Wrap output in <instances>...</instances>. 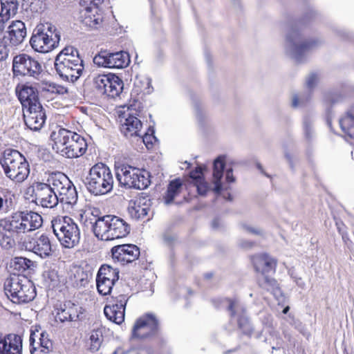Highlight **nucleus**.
<instances>
[{
  "instance_id": "1",
  "label": "nucleus",
  "mask_w": 354,
  "mask_h": 354,
  "mask_svg": "<svg viewBox=\"0 0 354 354\" xmlns=\"http://www.w3.org/2000/svg\"><path fill=\"white\" fill-rule=\"evenodd\" d=\"M53 149L67 158L82 156L87 150V142L84 137L75 132L58 128L50 134Z\"/></svg>"
},
{
  "instance_id": "2",
  "label": "nucleus",
  "mask_w": 354,
  "mask_h": 354,
  "mask_svg": "<svg viewBox=\"0 0 354 354\" xmlns=\"http://www.w3.org/2000/svg\"><path fill=\"white\" fill-rule=\"evenodd\" d=\"M83 62L76 48L66 46L57 55L54 65L57 73L63 80L75 82L84 71Z\"/></svg>"
},
{
  "instance_id": "3",
  "label": "nucleus",
  "mask_w": 354,
  "mask_h": 354,
  "mask_svg": "<svg viewBox=\"0 0 354 354\" xmlns=\"http://www.w3.org/2000/svg\"><path fill=\"white\" fill-rule=\"evenodd\" d=\"M95 236L102 241H111L125 237L130 232L129 225L122 218L107 214L99 216L92 223Z\"/></svg>"
},
{
  "instance_id": "4",
  "label": "nucleus",
  "mask_w": 354,
  "mask_h": 354,
  "mask_svg": "<svg viewBox=\"0 0 354 354\" xmlns=\"http://www.w3.org/2000/svg\"><path fill=\"white\" fill-rule=\"evenodd\" d=\"M4 291L8 298L15 304H26L36 297L32 281L24 274H13L4 283Z\"/></svg>"
},
{
  "instance_id": "5",
  "label": "nucleus",
  "mask_w": 354,
  "mask_h": 354,
  "mask_svg": "<svg viewBox=\"0 0 354 354\" xmlns=\"http://www.w3.org/2000/svg\"><path fill=\"white\" fill-rule=\"evenodd\" d=\"M322 44L319 39H304L297 27L291 26L286 36V53L297 62L304 61L306 55Z\"/></svg>"
},
{
  "instance_id": "6",
  "label": "nucleus",
  "mask_w": 354,
  "mask_h": 354,
  "mask_svg": "<svg viewBox=\"0 0 354 354\" xmlns=\"http://www.w3.org/2000/svg\"><path fill=\"white\" fill-rule=\"evenodd\" d=\"M113 183L114 178L111 170L102 162L94 165L90 169L84 181L88 191L95 196L110 193L113 190Z\"/></svg>"
},
{
  "instance_id": "7",
  "label": "nucleus",
  "mask_w": 354,
  "mask_h": 354,
  "mask_svg": "<svg viewBox=\"0 0 354 354\" xmlns=\"http://www.w3.org/2000/svg\"><path fill=\"white\" fill-rule=\"evenodd\" d=\"M0 165L6 177L17 183L26 180L30 173L26 158L15 149H7L3 151L0 158Z\"/></svg>"
},
{
  "instance_id": "8",
  "label": "nucleus",
  "mask_w": 354,
  "mask_h": 354,
  "mask_svg": "<svg viewBox=\"0 0 354 354\" xmlns=\"http://www.w3.org/2000/svg\"><path fill=\"white\" fill-rule=\"evenodd\" d=\"M28 232L20 212L0 219V245L9 250L15 247V238Z\"/></svg>"
},
{
  "instance_id": "9",
  "label": "nucleus",
  "mask_w": 354,
  "mask_h": 354,
  "mask_svg": "<svg viewBox=\"0 0 354 354\" xmlns=\"http://www.w3.org/2000/svg\"><path fill=\"white\" fill-rule=\"evenodd\" d=\"M60 40L59 32L50 24L38 25L30 39L35 51L46 53L57 47Z\"/></svg>"
},
{
  "instance_id": "10",
  "label": "nucleus",
  "mask_w": 354,
  "mask_h": 354,
  "mask_svg": "<svg viewBox=\"0 0 354 354\" xmlns=\"http://www.w3.org/2000/svg\"><path fill=\"white\" fill-rule=\"evenodd\" d=\"M51 223L53 233L65 248H71L79 243L80 231L71 218L57 216Z\"/></svg>"
},
{
  "instance_id": "11",
  "label": "nucleus",
  "mask_w": 354,
  "mask_h": 354,
  "mask_svg": "<svg viewBox=\"0 0 354 354\" xmlns=\"http://www.w3.org/2000/svg\"><path fill=\"white\" fill-rule=\"evenodd\" d=\"M116 177L120 185L128 189H145L151 184L149 171L129 165L118 168Z\"/></svg>"
},
{
  "instance_id": "12",
  "label": "nucleus",
  "mask_w": 354,
  "mask_h": 354,
  "mask_svg": "<svg viewBox=\"0 0 354 354\" xmlns=\"http://www.w3.org/2000/svg\"><path fill=\"white\" fill-rule=\"evenodd\" d=\"M47 182L53 185L57 196L58 202L73 205L77 201V192L75 187L64 174L57 172L51 174Z\"/></svg>"
},
{
  "instance_id": "13",
  "label": "nucleus",
  "mask_w": 354,
  "mask_h": 354,
  "mask_svg": "<svg viewBox=\"0 0 354 354\" xmlns=\"http://www.w3.org/2000/svg\"><path fill=\"white\" fill-rule=\"evenodd\" d=\"M12 71L15 76H28L37 79L42 72V68L37 60L24 53L14 57Z\"/></svg>"
},
{
  "instance_id": "14",
  "label": "nucleus",
  "mask_w": 354,
  "mask_h": 354,
  "mask_svg": "<svg viewBox=\"0 0 354 354\" xmlns=\"http://www.w3.org/2000/svg\"><path fill=\"white\" fill-rule=\"evenodd\" d=\"M93 62L98 66L110 68H123L130 63L129 55L126 51L115 53L101 52L93 58Z\"/></svg>"
},
{
  "instance_id": "15",
  "label": "nucleus",
  "mask_w": 354,
  "mask_h": 354,
  "mask_svg": "<svg viewBox=\"0 0 354 354\" xmlns=\"http://www.w3.org/2000/svg\"><path fill=\"white\" fill-rule=\"evenodd\" d=\"M35 203L44 208H54L58 204V198L50 183H37L33 187Z\"/></svg>"
},
{
  "instance_id": "16",
  "label": "nucleus",
  "mask_w": 354,
  "mask_h": 354,
  "mask_svg": "<svg viewBox=\"0 0 354 354\" xmlns=\"http://www.w3.org/2000/svg\"><path fill=\"white\" fill-rule=\"evenodd\" d=\"M158 330V320L152 313H147L139 317L132 329V337L144 339L153 336Z\"/></svg>"
},
{
  "instance_id": "17",
  "label": "nucleus",
  "mask_w": 354,
  "mask_h": 354,
  "mask_svg": "<svg viewBox=\"0 0 354 354\" xmlns=\"http://www.w3.org/2000/svg\"><path fill=\"white\" fill-rule=\"evenodd\" d=\"M119 279V271L108 265L102 266L97 274L96 284L98 292L102 295H109Z\"/></svg>"
},
{
  "instance_id": "18",
  "label": "nucleus",
  "mask_w": 354,
  "mask_h": 354,
  "mask_svg": "<svg viewBox=\"0 0 354 354\" xmlns=\"http://www.w3.org/2000/svg\"><path fill=\"white\" fill-rule=\"evenodd\" d=\"M127 301L128 298L125 295L113 297L110 304L106 305L104 308V313L106 318L117 324H122L124 320Z\"/></svg>"
},
{
  "instance_id": "19",
  "label": "nucleus",
  "mask_w": 354,
  "mask_h": 354,
  "mask_svg": "<svg viewBox=\"0 0 354 354\" xmlns=\"http://www.w3.org/2000/svg\"><path fill=\"white\" fill-rule=\"evenodd\" d=\"M26 35L25 24L20 20L13 21L8 27L2 41L5 46H17L24 41Z\"/></svg>"
},
{
  "instance_id": "20",
  "label": "nucleus",
  "mask_w": 354,
  "mask_h": 354,
  "mask_svg": "<svg viewBox=\"0 0 354 354\" xmlns=\"http://www.w3.org/2000/svg\"><path fill=\"white\" fill-rule=\"evenodd\" d=\"M112 257L115 261L122 265L131 263L140 256V249L133 244H123L111 249Z\"/></svg>"
},
{
  "instance_id": "21",
  "label": "nucleus",
  "mask_w": 354,
  "mask_h": 354,
  "mask_svg": "<svg viewBox=\"0 0 354 354\" xmlns=\"http://www.w3.org/2000/svg\"><path fill=\"white\" fill-rule=\"evenodd\" d=\"M17 95L22 104L23 110L41 106L36 88L28 84H19L15 89Z\"/></svg>"
},
{
  "instance_id": "22",
  "label": "nucleus",
  "mask_w": 354,
  "mask_h": 354,
  "mask_svg": "<svg viewBox=\"0 0 354 354\" xmlns=\"http://www.w3.org/2000/svg\"><path fill=\"white\" fill-rule=\"evenodd\" d=\"M24 119L28 128L32 131L40 130L46 121V113L42 106L23 110Z\"/></svg>"
},
{
  "instance_id": "23",
  "label": "nucleus",
  "mask_w": 354,
  "mask_h": 354,
  "mask_svg": "<svg viewBox=\"0 0 354 354\" xmlns=\"http://www.w3.org/2000/svg\"><path fill=\"white\" fill-rule=\"evenodd\" d=\"M26 250L31 251L41 258H46L50 255L52 247L49 237L42 234L37 239H31L25 242Z\"/></svg>"
},
{
  "instance_id": "24",
  "label": "nucleus",
  "mask_w": 354,
  "mask_h": 354,
  "mask_svg": "<svg viewBox=\"0 0 354 354\" xmlns=\"http://www.w3.org/2000/svg\"><path fill=\"white\" fill-rule=\"evenodd\" d=\"M319 77L317 73H312L306 77V91L295 94L292 98V106L294 108L304 106L311 99V91L317 85Z\"/></svg>"
},
{
  "instance_id": "25",
  "label": "nucleus",
  "mask_w": 354,
  "mask_h": 354,
  "mask_svg": "<svg viewBox=\"0 0 354 354\" xmlns=\"http://www.w3.org/2000/svg\"><path fill=\"white\" fill-rule=\"evenodd\" d=\"M22 338L16 334L0 336V354H21Z\"/></svg>"
},
{
  "instance_id": "26",
  "label": "nucleus",
  "mask_w": 354,
  "mask_h": 354,
  "mask_svg": "<svg viewBox=\"0 0 354 354\" xmlns=\"http://www.w3.org/2000/svg\"><path fill=\"white\" fill-rule=\"evenodd\" d=\"M82 308L71 301L65 302L57 309L55 315L57 322L64 323L65 322H76L79 319Z\"/></svg>"
},
{
  "instance_id": "27",
  "label": "nucleus",
  "mask_w": 354,
  "mask_h": 354,
  "mask_svg": "<svg viewBox=\"0 0 354 354\" xmlns=\"http://www.w3.org/2000/svg\"><path fill=\"white\" fill-rule=\"evenodd\" d=\"M150 205L151 200L149 196H140L130 202L128 207L129 214L134 219H142L147 215Z\"/></svg>"
},
{
  "instance_id": "28",
  "label": "nucleus",
  "mask_w": 354,
  "mask_h": 354,
  "mask_svg": "<svg viewBox=\"0 0 354 354\" xmlns=\"http://www.w3.org/2000/svg\"><path fill=\"white\" fill-rule=\"evenodd\" d=\"M84 6L80 12L82 24L91 28H98L102 22V15L99 12V9L97 7Z\"/></svg>"
},
{
  "instance_id": "29",
  "label": "nucleus",
  "mask_w": 354,
  "mask_h": 354,
  "mask_svg": "<svg viewBox=\"0 0 354 354\" xmlns=\"http://www.w3.org/2000/svg\"><path fill=\"white\" fill-rule=\"evenodd\" d=\"M142 124L136 117L129 115L122 123L120 131L127 138L140 136Z\"/></svg>"
},
{
  "instance_id": "30",
  "label": "nucleus",
  "mask_w": 354,
  "mask_h": 354,
  "mask_svg": "<svg viewBox=\"0 0 354 354\" xmlns=\"http://www.w3.org/2000/svg\"><path fill=\"white\" fill-rule=\"evenodd\" d=\"M20 213L28 232L42 226L43 218L38 213L32 211H22Z\"/></svg>"
},
{
  "instance_id": "31",
  "label": "nucleus",
  "mask_w": 354,
  "mask_h": 354,
  "mask_svg": "<svg viewBox=\"0 0 354 354\" xmlns=\"http://www.w3.org/2000/svg\"><path fill=\"white\" fill-rule=\"evenodd\" d=\"M276 264V261L267 254L257 257L254 260L255 270L261 272V274H268L271 271H274Z\"/></svg>"
},
{
  "instance_id": "32",
  "label": "nucleus",
  "mask_w": 354,
  "mask_h": 354,
  "mask_svg": "<svg viewBox=\"0 0 354 354\" xmlns=\"http://www.w3.org/2000/svg\"><path fill=\"white\" fill-rule=\"evenodd\" d=\"M339 124L345 134L354 138V104L347 111L345 116L339 120Z\"/></svg>"
},
{
  "instance_id": "33",
  "label": "nucleus",
  "mask_w": 354,
  "mask_h": 354,
  "mask_svg": "<svg viewBox=\"0 0 354 354\" xmlns=\"http://www.w3.org/2000/svg\"><path fill=\"white\" fill-rule=\"evenodd\" d=\"M37 347L30 348L31 354H45L53 351V344L46 331H41V342L37 344Z\"/></svg>"
},
{
  "instance_id": "34",
  "label": "nucleus",
  "mask_w": 354,
  "mask_h": 354,
  "mask_svg": "<svg viewBox=\"0 0 354 354\" xmlns=\"http://www.w3.org/2000/svg\"><path fill=\"white\" fill-rule=\"evenodd\" d=\"M224 166V162L221 157H218L214 162L213 176L215 184L214 191L216 193H219L221 190V179L223 177Z\"/></svg>"
},
{
  "instance_id": "35",
  "label": "nucleus",
  "mask_w": 354,
  "mask_h": 354,
  "mask_svg": "<svg viewBox=\"0 0 354 354\" xmlns=\"http://www.w3.org/2000/svg\"><path fill=\"white\" fill-rule=\"evenodd\" d=\"M111 77V82L109 84V88L104 91V95L114 98L119 96L122 93L124 87V83L122 80L117 75H113Z\"/></svg>"
},
{
  "instance_id": "36",
  "label": "nucleus",
  "mask_w": 354,
  "mask_h": 354,
  "mask_svg": "<svg viewBox=\"0 0 354 354\" xmlns=\"http://www.w3.org/2000/svg\"><path fill=\"white\" fill-rule=\"evenodd\" d=\"M181 187L182 183L180 179H174L169 183L164 196L165 203L167 205L171 204L175 197L179 194Z\"/></svg>"
},
{
  "instance_id": "37",
  "label": "nucleus",
  "mask_w": 354,
  "mask_h": 354,
  "mask_svg": "<svg viewBox=\"0 0 354 354\" xmlns=\"http://www.w3.org/2000/svg\"><path fill=\"white\" fill-rule=\"evenodd\" d=\"M102 342V330L100 328L93 330L89 337L88 349L93 353L97 352L100 348Z\"/></svg>"
},
{
  "instance_id": "38",
  "label": "nucleus",
  "mask_w": 354,
  "mask_h": 354,
  "mask_svg": "<svg viewBox=\"0 0 354 354\" xmlns=\"http://www.w3.org/2000/svg\"><path fill=\"white\" fill-rule=\"evenodd\" d=\"M303 131L304 138L307 142H310L314 140L316 133L314 129V122L310 117L306 116L304 118Z\"/></svg>"
},
{
  "instance_id": "39",
  "label": "nucleus",
  "mask_w": 354,
  "mask_h": 354,
  "mask_svg": "<svg viewBox=\"0 0 354 354\" xmlns=\"http://www.w3.org/2000/svg\"><path fill=\"white\" fill-rule=\"evenodd\" d=\"M0 1L1 5L0 13L8 16L9 18L10 16L16 15L19 6L17 0H0Z\"/></svg>"
},
{
  "instance_id": "40",
  "label": "nucleus",
  "mask_w": 354,
  "mask_h": 354,
  "mask_svg": "<svg viewBox=\"0 0 354 354\" xmlns=\"http://www.w3.org/2000/svg\"><path fill=\"white\" fill-rule=\"evenodd\" d=\"M113 74L108 75H98L93 80L95 87L102 94H104V91H106L109 88V84L111 82V77Z\"/></svg>"
},
{
  "instance_id": "41",
  "label": "nucleus",
  "mask_w": 354,
  "mask_h": 354,
  "mask_svg": "<svg viewBox=\"0 0 354 354\" xmlns=\"http://www.w3.org/2000/svg\"><path fill=\"white\" fill-rule=\"evenodd\" d=\"M258 283L260 287L268 291L274 290L278 288L277 281L268 276L267 274H261L258 277Z\"/></svg>"
},
{
  "instance_id": "42",
  "label": "nucleus",
  "mask_w": 354,
  "mask_h": 354,
  "mask_svg": "<svg viewBox=\"0 0 354 354\" xmlns=\"http://www.w3.org/2000/svg\"><path fill=\"white\" fill-rule=\"evenodd\" d=\"M32 261L24 257H15L12 263L11 266L13 269L19 272H23L28 270L31 265Z\"/></svg>"
},
{
  "instance_id": "43",
  "label": "nucleus",
  "mask_w": 354,
  "mask_h": 354,
  "mask_svg": "<svg viewBox=\"0 0 354 354\" xmlns=\"http://www.w3.org/2000/svg\"><path fill=\"white\" fill-rule=\"evenodd\" d=\"M45 282L50 287H55L59 282L58 275L56 271L50 270L44 275Z\"/></svg>"
},
{
  "instance_id": "44",
  "label": "nucleus",
  "mask_w": 354,
  "mask_h": 354,
  "mask_svg": "<svg viewBox=\"0 0 354 354\" xmlns=\"http://www.w3.org/2000/svg\"><path fill=\"white\" fill-rule=\"evenodd\" d=\"M29 342L30 348H32V347H37V344H39L40 342H41V331H39V330H31Z\"/></svg>"
},
{
  "instance_id": "45",
  "label": "nucleus",
  "mask_w": 354,
  "mask_h": 354,
  "mask_svg": "<svg viewBox=\"0 0 354 354\" xmlns=\"http://www.w3.org/2000/svg\"><path fill=\"white\" fill-rule=\"evenodd\" d=\"M342 98V95L337 92H328L324 95V102L328 104H333Z\"/></svg>"
},
{
  "instance_id": "46",
  "label": "nucleus",
  "mask_w": 354,
  "mask_h": 354,
  "mask_svg": "<svg viewBox=\"0 0 354 354\" xmlns=\"http://www.w3.org/2000/svg\"><path fill=\"white\" fill-rule=\"evenodd\" d=\"M44 90L56 93H63L66 91L63 86H59L55 83L49 82L46 83L45 86L43 88Z\"/></svg>"
},
{
  "instance_id": "47",
  "label": "nucleus",
  "mask_w": 354,
  "mask_h": 354,
  "mask_svg": "<svg viewBox=\"0 0 354 354\" xmlns=\"http://www.w3.org/2000/svg\"><path fill=\"white\" fill-rule=\"evenodd\" d=\"M194 185L196 187L198 193L202 196L205 195L209 189L207 183L205 181L204 179L195 181Z\"/></svg>"
},
{
  "instance_id": "48",
  "label": "nucleus",
  "mask_w": 354,
  "mask_h": 354,
  "mask_svg": "<svg viewBox=\"0 0 354 354\" xmlns=\"http://www.w3.org/2000/svg\"><path fill=\"white\" fill-rule=\"evenodd\" d=\"M241 227L244 232L250 234L256 235H263V231L261 229L254 227L247 223H242L241 225Z\"/></svg>"
},
{
  "instance_id": "49",
  "label": "nucleus",
  "mask_w": 354,
  "mask_h": 354,
  "mask_svg": "<svg viewBox=\"0 0 354 354\" xmlns=\"http://www.w3.org/2000/svg\"><path fill=\"white\" fill-rule=\"evenodd\" d=\"M238 324L241 329L243 330L244 333H250L251 330V327L248 321V319L244 316H241L239 318Z\"/></svg>"
},
{
  "instance_id": "50",
  "label": "nucleus",
  "mask_w": 354,
  "mask_h": 354,
  "mask_svg": "<svg viewBox=\"0 0 354 354\" xmlns=\"http://www.w3.org/2000/svg\"><path fill=\"white\" fill-rule=\"evenodd\" d=\"M189 176L192 179L193 183L195 181H198V180L204 179L202 169L200 167H197L194 170L192 171Z\"/></svg>"
},
{
  "instance_id": "51",
  "label": "nucleus",
  "mask_w": 354,
  "mask_h": 354,
  "mask_svg": "<svg viewBox=\"0 0 354 354\" xmlns=\"http://www.w3.org/2000/svg\"><path fill=\"white\" fill-rule=\"evenodd\" d=\"M104 2V0H81L80 4L82 6H88L93 8L97 7L99 9V6Z\"/></svg>"
},
{
  "instance_id": "52",
  "label": "nucleus",
  "mask_w": 354,
  "mask_h": 354,
  "mask_svg": "<svg viewBox=\"0 0 354 354\" xmlns=\"http://www.w3.org/2000/svg\"><path fill=\"white\" fill-rule=\"evenodd\" d=\"M140 138H142V142L147 146L148 144L151 143L152 144V140L155 139L154 136H152L151 135H149L147 133L142 134L141 133V136H139Z\"/></svg>"
},
{
  "instance_id": "53",
  "label": "nucleus",
  "mask_w": 354,
  "mask_h": 354,
  "mask_svg": "<svg viewBox=\"0 0 354 354\" xmlns=\"http://www.w3.org/2000/svg\"><path fill=\"white\" fill-rule=\"evenodd\" d=\"M142 82L147 85V87L145 88L144 91L147 93H150L153 90V88L151 87V80L149 77H146L143 78Z\"/></svg>"
},
{
  "instance_id": "54",
  "label": "nucleus",
  "mask_w": 354,
  "mask_h": 354,
  "mask_svg": "<svg viewBox=\"0 0 354 354\" xmlns=\"http://www.w3.org/2000/svg\"><path fill=\"white\" fill-rule=\"evenodd\" d=\"M8 19L9 17L8 16L0 13V32L4 29V24Z\"/></svg>"
},
{
  "instance_id": "55",
  "label": "nucleus",
  "mask_w": 354,
  "mask_h": 354,
  "mask_svg": "<svg viewBox=\"0 0 354 354\" xmlns=\"http://www.w3.org/2000/svg\"><path fill=\"white\" fill-rule=\"evenodd\" d=\"M226 180L228 183H233V182L235 181V178L233 176L232 169H229L226 171Z\"/></svg>"
},
{
  "instance_id": "56",
  "label": "nucleus",
  "mask_w": 354,
  "mask_h": 354,
  "mask_svg": "<svg viewBox=\"0 0 354 354\" xmlns=\"http://www.w3.org/2000/svg\"><path fill=\"white\" fill-rule=\"evenodd\" d=\"M254 245L253 242L248 241H241L239 243V245L245 249L251 248Z\"/></svg>"
},
{
  "instance_id": "57",
  "label": "nucleus",
  "mask_w": 354,
  "mask_h": 354,
  "mask_svg": "<svg viewBox=\"0 0 354 354\" xmlns=\"http://www.w3.org/2000/svg\"><path fill=\"white\" fill-rule=\"evenodd\" d=\"M235 306H236V301L230 300V304H229V306H228V310L231 312V315L232 316H234V314H235V312H234Z\"/></svg>"
},
{
  "instance_id": "58",
  "label": "nucleus",
  "mask_w": 354,
  "mask_h": 354,
  "mask_svg": "<svg viewBox=\"0 0 354 354\" xmlns=\"http://www.w3.org/2000/svg\"><path fill=\"white\" fill-rule=\"evenodd\" d=\"M338 229H339V232L342 234V237L344 242L346 244H348V241H349L348 234L346 232H342V230L339 226H338Z\"/></svg>"
},
{
  "instance_id": "59",
  "label": "nucleus",
  "mask_w": 354,
  "mask_h": 354,
  "mask_svg": "<svg viewBox=\"0 0 354 354\" xmlns=\"http://www.w3.org/2000/svg\"><path fill=\"white\" fill-rule=\"evenodd\" d=\"M257 169L260 171V172L264 175H266V176L268 177V175L266 174V172L264 171L263 170V168L262 167V165L260 164V163H257Z\"/></svg>"
},
{
  "instance_id": "60",
  "label": "nucleus",
  "mask_w": 354,
  "mask_h": 354,
  "mask_svg": "<svg viewBox=\"0 0 354 354\" xmlns=\"http://www.w3.org/2000/svg\"><path fill=\"white\" fill-rule=\"evenodd\" d=\"M257 169L260 171V172L264 175H266V176L268 177V175L266 174V172L264 171L263 170V168L262 167V165L260 164V163H257Z\"/></svg>"
},
{
  "instance_id": "61",
  "label": "nucleus",
  "mask_w": 354,
  "mask_h": 354,
  "mask_svg": "<svg viewBox=\"0 0 354 354\" xmlns=\"http://www.w3.org/2000/svg\"><path fill=\"white\" fill-rule=\"evenodd\" d=\"M285 157L287 159V160L288 161V162L290 163V167H292V157H291V156L288 153H285Z\"/></svg>"
},
{
  "instance_id": "62",
  "label": "nucleus",
  "mask_w": 354,
  "mask_h": 354,
  "mask_svg": "<svg viewBox=\"0 0 354 354\" xmlns=\"http://www.w3.org/2000/svg\"><path fill=\"white\" fill-rule=\"evenodd\" d=\"M218 227V219H214L212 221V227L213 228H217Z\"/></svg>"
},
{
  "instance_id": "63",
  "label": "nucleus",
  "mask_w": 354,
  "mask_h": 354,
  "mask_svg": "<svg viewBox=\"0 0 354 354\" xmlns=\"http://www.w3.org/2000/svg\"><path fill=\"white\" fill-rule=\"evenodd\" d=\"M289 309H290L289 306L285 307L283 310V313L286 314L288 312Z\"/></svg>"
},
{
  "instance_id": "64",
  "label": "nucleus",
  "mask_w": 354,
  "mask_h": 354,
  "mask_svg": "<svg viewBox=\"0 0 354 354\" xmlns=\"http://www.w3.org/2000/svg\"><path fill=\"white\" fill-rule=\"evenodd\" d=\"M7 56H8V53H7V52H5V53H4V55H2V56H1V59H3V58H5V59H6V58L7 57Z\"/></svg>"
}]
</instances>
